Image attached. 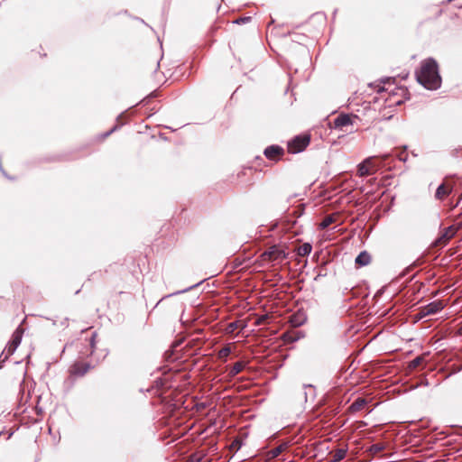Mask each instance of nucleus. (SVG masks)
Instances as JSON below:
<instances>
[{"label": "nucleus", "mask_w": 462, "mask_h": 462, "mask_svg": "<svg viewBox=\"0 0 462 462\" xmlns=\"http://www.w3.org/2000/svg\"><path fill=\"white\" fill-rule=\"evenodd\" d=\"M415 75L418 82L428 89H437L440 87L441 78L439 74V66L432 58L423 60Z\"/></svg>", "instance_id": "1"}, {"label": "nucleus", "mask_w": 462, "mask_h": 462, "mask_svg": "<svg viewBox=\"0 0 462 462\" xmlns=\"http://www.w3.org/2000/svg\"><path fill=\"white\" fill-rule=\"evenodd\" d=\"M356 120H359L357 116H351L346 114H340L334 119V126L341 131L353 133L357 131V128H354V125Z\"/></svg>", "instance_id": "2"}, {"label": "nucleus", "mask_w": 462, "mask_h": 462, "mask_svg": "<svg viewBox=\"0 0 462 462\" xmlns=\"http://www.w3.org/2000/svg\"><path fill=\"white\" fill-rule=\"evenodd\" d=\"M310 134H301L297 135L290 142H288L287 151L290 153H298L304 151L307 146L310 144Z\"/></svg>", "instance_id": "3"}, {"label": "nucleus", "mask_w": 462, "mask_h": 462, "mask_svg": "<svg viewBox=\"0 0 462 462\" xmlns=\"http://www.w3.org/2000/svg\"><path fill=\"white\" fill-rule=\"evenodd\" d=\"M378 160H379L378 157L374 156V157H369V158L365 159L364 162H362L358 165V171H357L358 175L360 177H365V176H369V175L374 174L380 167Z\"/></svg>", "instance_id": "4"}, {"label": "nucleus", "mask_w": 462, "mask_h": 462, "mask_svg": "<svg viewBox=\"0 0 462 462\" xmlns=\"http://www.w3.org/2000/svg\"><path fill=\"white\" fill-rule=\"evenodd\" d=\"M90 362L77 360L69 367V374L76 377H82L95 368Z\"/></svg>", "instance_id": "5"}, {"label": "nucleus", "mask_w": 462, "mask_h": 462, "mask_svg": "<svg viewBox=\"0 0 462 462\" xmlns=\"http://www.w3.org/2000/svg\"><path fill=\"white\" fill-rule=\"evenodd\" d=\"M457 228L455 226H450L441 232L439 236L433 242L432 246L436 248H442L448 245L449 240L457 234Z\"/></svg>", "instance_id": "6"}, {"label": "nucleus", "mask_w": 462, "mask_h": 462, "mask_svg": "<svg viewBox=\"0 0 462 462\" xmlns=\"http://www.w3.org/2000/svg\"><path fill=\"white\" fill-rule=\"evenodd\" d=\"M455 182L451 179L446 178L438 187L434 196L435 199L438 200H444L447 199L451 194Z\"/></svg>", "instance_id": "7"}, {"label": "nucleus", "mask_w": 462, "mask_h": 462, "mask_svg": "<svg viewBox=\"0 0 462 462\" xmlns=\"http://www.w3.org/2000/svg\"><path fill=\"white\" fill-rule=\"evenodd\" d=\"M445 307L443 300H435L429 303L426 306L420 308L419 313L417 314L419 319H422L426 316L436 314Z\"/></svg>", "instance_id": "8"}, {"label": "nucleus", "mask_w": 462, "mask_h": 462, "mask_svg": "<svg viewBox=\"0 0 462 462\" xmlns=\"http://www.w3.org/2000/svg\"><path fill=\"white\" fill-rule=\"evenodd\" d=\"M262 258L263 261H277L283 260L286 258L284 250L277 245L271 246L267 251L263 253Z\"/></svg>", "instance_id": "9"}, {"label": "nucleus", "mask_w": 462, "mask_h": 462, "mask_svg": "<svg viewBox=\"0 0 462 462\" xmlns=\"http://www.w3.org/2000/svg\"><path fill=\"white\" fill-rule=\"evenodd\" d=\"M23 331H24L23 328L19 327L13 333L12 339H11L8 346L6 347V356L5 358H8L10 356H12L14 353V351L16 350V348L18 347V346L21 343V340H22V337L23 335Z\"/></svg>", "instance_id": "10"}, {"label": "nucleus", "mask_w": 462, "mask_h": 462, "mask_svg": "<svg viewBox=\"0 0 462 462\" xmlns=\"http://www.w3.org/2000/svg\"><path fill=\"white\" fill-rule=\"evenodd\" d=\"M263 154L269 160L278 161L283 156L284 150L279 145H270L265 148Z\"/></svg>", "instance_id": "11"}, {"label": "nucleus", "mask_w": 462, "mask_h": 462, "mask_svg": "<svg viewBox=\"0 0 462 462\" xmlns=\"http://www.w3.org/2000/svg\"><path fill=\"white\" fill-rule=\"evenodd\" d=\"M428 355L429 354H422V355L417 356L416 358H414L412 361L410 362L409 368L411 370L423 368L425 366L426 357L428 356Z\"/></svg>", "instance_id": "12"}, {"label": "nucleus", "mask_w": 462, "mask_h": 462, "mask_svg": "<svg viewBox=\"0 0 462 462\" xmlns=\"http://www.w3.org/2000/svg\"><path fill=\"white\" fill-rule=\"evenodd\" d=\"M355 263L357 267L366 266L371 263V255L363 251L356 256Z\"/></svg>", "instance_id": "13"}, {"label": "nucleus", "mask_w": 462, "mask_h": 462, "mask_svg": "<svg viewBox=\"0 0 462 462\" xmlns=\"http://www.w3.org/2000/svg\"><path fill=\"white\" fill-rule=\"evenodd\" d=\"M246 363L244 361H238L235 363L229 369H228V376L229 377H235L239 373H241L244 368L245 367Z\"/></svg>", "instance_id": "14"}, {"label": "nucleus", "mask_w": 462, "mask_h": 462, "mask_svg": "<svg viewBox=\"0 0 462 462\" xmlns=\"http://www.w3.org/2000/svg\"><path fill=\"white\" fill-rule=\"evenodd\" d=\"M367 402L364 398H357L350 406L349 411L351 412H357L365 408Z\"/></svg>", "instance_id": "15"}, {"label": "nucleus", "mask_w": 462, "mask_h": 462, "mask_svg": "<svg viewBox=\"0 0 462 462\" xmlns=\"http://www.w3.org/2000/svg\"><path fill=\"white\" fill-rule=\"evenodd\" d=\"M312 246L310 243H304L297 248V254L300 256L309 255L311 252Z\"/></svg>", "instance_id": "16"}, {"label": "nucleus", "mask_w": 462, "mask_h": 462, "mask_svg": "<svg viewBox=\"0 0 462 462\" xmlns=\"http://www.w3.org/2000/svg\"><path fill=\"white\" fill-rule=\"evenodd\" d=\"M346 454V450L343 449V448H337V449L332 451L331 452L332 461L338 462V461L342 460L343 458H345Z\"/></svg>", "instance_id": "17"}, {"label": "nucleus", "mask_w": 462, "mask_h": 462, "mask_svg": "<svg viewBox=\"0 0 462 462\" xmlns=\"http://www.w3.org/2000/svg\"><path fill=\"white\" fill-rule=\"evenodd\" d=\"M231 353V348L229 346H226L223 348H221L218 353L217 356L219 359H226Z\"/></svg>", "instance_id": "18"}, {"label": "nucleus", "mask_w": 462, "mask_h": 462, "mask_svg": "<svg viewBox=\"0 0 462 462\" xmlns=\"http://www.w3.org/2000/svg\"><path fill=\"white\" fill-rule=\"evenodd\" d=\"M97 337V332H93L91 335V337L89 339V346H90V353L89 355L92 356L96 352V338Z\"/></svg>", "instance_id": "19"}, {"label": "nucleus", "mask_w": 462, "mask_h": 462, "mask_svg": "<svg viewBox=\"0 0 462 462\" xmlns=\"http://www.w3.org/2000/svg\"><path fill=\"white\" fill-rule=\"evenodd\" d=\"M284 450L283 446H279L269 451L268 455L271 458L277 457Z\"/></svg>", "instance_id": "20"}, {"label": "nucleus", "mask_w": 462, "mask_h": 462, "mask_svg": "<svg viewBox=\"0 0 462 462\" xmlns=\"http://www.w3.org/2000/svg\"><path fill=\"white\" fill-rule=\"evenodd\" d=\"M335 221V218L333 216H327L323 220L322 222L320 223V227L322 229H325L327 228L328 226H329L333 222Z\"/></svg>", "instance_id": "21"}, {"label": "nucleus", "mask_w": 462, "mask_h": 462, "mask_svg": "<svg viewBox=\"0 0 462 462\" xmlns=\"http://www.w3.org/2000/svg\"><path fill=\"white\" fill-rule=\"evenodd\" d=\"M384 448V446L383 444L382 443H375L374 445H372L370 447V451L373 453V454H377V453H380L381 451H383Z\"/></svg>", "instance_id": "22"}, {"label": "nucleus", "mask_w": 462, "mask_h": 462, "mask_svg": "<svg viewBox=\"0 0 462 462\" xmlns=\"http://www.w3.org/2000/svg\"><path fill=\"white\" fill-rule=\"evenodd\" d=\"M203 456L201 454L196 453L190 455L186 462H201Z\"/></svg>", "instance_id": "23"}, {"label": "nucleus", "mask_w": 462, "mask_h": 462, "mask_svg": "<svg viewBox=\"0 0 462 462\" xmlns=\"http://www.w3.org/2000/svg\"><path fill=\"white\" fill-rule=\"evenodd\" d=\"M238 328L237 322H232L228 325V332H234Z\"/></svg>", "instance_id": "24"}, {"label": "nucleus", "mask_w": 462, "mask_h": 462, "mask_svg": "<svg viewBox=\"0 0 462 462\" xmlns=\"http://www.w3.org/2000/svg\"><path fill=\"white\" fill-rule=\"evenodd\" d=\"M291 322L292 323V326H294V327H297V326H300V322L297 321V320L295 319V318H292V319H291Z\"/></svg>", "instance_id": "25"}, {"label": "nucleus", "mask_w": 462, "mask_h": 462, "mask_svg": "<svg viewBox=\"0 0 462 462\" xmlns=\"http://www.w3.org/2000/svg\"><path fill=\"white\" fill-rule=\"evenodd\" d=\"M456 228H457V231L462 228V220L457 224Z\"/></svg>", "instance_id": "26"}, {"label": "nucleus", "mask_w": 462, "mask_h": 462, "mask_svg": "<svg viewBox=\"0 0 462 462\" xmlns=\"http://www.w3.org/2000/svg\"><path fill=\"white\" fill-rule=\"evenodd\" d=\"M265 319V317H262L259 320H258V324H261L263 322V320Z\"/></svg>", "instance_id": "27"}, {"label": "nucleus", "mask_w": 462, "mask_h": 462, "mask_svg": "<svg viewBox=\"0 0 462 462\" xmlns=\"http://www.w3.org/2000/svg\"><path fill=\"white\" fill-rule=\"evenodd\" d=\"M459 368L453 369L452 373H456L457 371H459Z\"/></svg>", "instance_id": "28"}, {"label": "nucleus", "mask_w": 462, "mask_h": 462, "mask_svg": "<svg viewBox=\"0 0 462 462\" xmlns=\"http://www.w3.org/2000/svg\"><path fill=\"white\" fill-rule=\"evenodd\" d=\"M388 156L387 155H384L382 159V161H384Z\"/></svg>", "instance_id": "29"}, {"label": "nucleus", "mask_w": 462, "mask_h": 462, "mask_svg": "<svg viewBox=\"0 0 462 462\" xmlns=\"http://www.w3.org/2000/svg\"><path fill=\"white\" fill-rule=\"evenodd\" d=\"M383 90H384V88H381L380 89H378V92H381V91H383Z\"/></svg>", "instance_id": "30"}, {"label": "nucleus", "mask_w": 462, "mask_h": 462, "mask_svg": "<svg viewBox=\"0 0 462 462\" xmlns=\"http://www.w3.org/2000/svg\"><path fill=\"white\" fill-rule=\"evenodd\" d=\"M6 355V350L2 352V355Z\"/></svg>", "instance_id": "31"}, {"label": "nucleus", "mask_w": 462, "mask_h": 462, "mask_svg": "<svg viewBox=\"0 0 462 462\" xmlns=\"http://www.w3.org/2000/svg\"><path fill=\"white\" fill-rule=\"evenodd\" d=\"M6 355V350L2 352V355Z\"/></svg>", "instance_id": "32"}]
</instances>
